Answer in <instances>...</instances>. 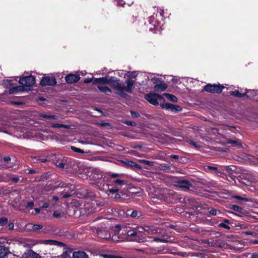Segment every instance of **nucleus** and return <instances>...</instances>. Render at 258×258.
I'll use <instances>...</instances> for the list:
<instances>
[{
	"mask_svg": "<svg viewBox=\"0 0 258 258\" xmlns=\"http://www.w3.org/2000/svg\"><path fill=\"white\" fill-rule=\"evenodd\" d=\"M93 83L97 85V88L100 92L104 93H111L112 90L107 86L108 85L114 90L115 93L125 98L127 96L126 92L130 93L132 92L134 89L135 82L131 79H127L124 84L116 77H106L96 78L94 80Z\"/></svg>",
	"mask_w": 258,
	"mask_h": 258,
	"instance_id": "1",
	"label": "nucleus"
},
{
	"mask_svg": "<svg viewBox=\"0 0 258 258\" xmlns=\"http://www.w3.org/2000/svg\"><path fill=\"white\" fill-rule=\"evenodd\" d=\"M126 234L128 240L143 242L146 240L143 226L126 227Z\"/></svg>",
	"mask_w": 258,
	"mask_h": 258,
	"instance_id": "2",
	"label": "nucleus"
},
{
	"mask_svg": "<svg viewBox=\"0 0 258 258\" xmlns=\"http://www.w3.org/2000/svg\"><path fill=\"white\" fill-rule=\"evenodd\" d=\"M125 184V181L121 179H115L112 181V183L108 185L107 191H108L109 195L110 194H115L114 197L115 199H118L120 197V195L117 194V192L122 188L123 185Z\"/></svg>",
	"mask_w": 258,
	"mask_h": 258,
	"instance_id": "3",
	"label": "nucleus"
},
{
	"mask_svg": "<svg viewBox=\"0 0 258 258\" xmlns=\"http://www.w3.org/2000/svg\"><path fill=\"white\" fill-rule=\"evenodd\" d=\"M19 83L23 87V89L25 91H28L31 90L33 86L35 84V79L32 76L22 77L20 79Z\"/></svg>",
	"mask_w": 258,
	"mask_h": 258,
	"instance_id": "4",
	"label": "nucleus"
},
{
	"mask_svg": "<svg viewBox=\"0 0 258 258\" xmlns=\"http://www.w3.org/2000/svg\"><path fill=\"white\" fill-rule=\"evenodd\" d=\"M112 231L113 233L111 235V239L114 241H119L123 240L124 237L122 235L123 232L126 233V229L124 227H121L117 225L113 228Z\"/></svg>",
	"mask_w": 258,
	"mask_h": 258,
	"instance_id": "5",
	"label": "nucleus"
},
{
	"mask_svg": "<svg viewBox=\"0 0 258 258\" xmlns=\"http://www.w3.org/2000/svg\"><path fill=\"white\" fill-rule=\"evenodd\" d=\"M224 88L221 85L208 84L205 86L204 90L208 92L219 94L222 91Z\"/></svg>",
	"mask_w": 258,
	"mask_h": 258,
	"instance_id": "6",
	"label": "nucleus"
},
{
	"mask_svg": "<svg viewBox=\"0 0 258 258\" xmlns=\"http://www.w3.org/2000/svg\"><path fill=\"white\" fill-rule=\"evenodd\" d=\"M175 185L184 191H187L190 188L192 187L191 183L185 180H178L176 182Z\"/></svg>",
	"mask_w": 258,
	"mask_h": 258,
	"instance_id": "7",
	"label": "nucleus"
},
{
	"mask_svg": "<svg viewBox=\"0 0 258 258\" xmlns=\"http://www.w3.org/2000/svg\"><path fill=\"white\" fill-rule=\"evenodd\" d=\"M145 99L151 104L156 105L158 104V99H162V97L156 93H149L145 96Z\"/></svg>",
	"mask_w": 258,
	"mask_h": 258,
	"instance_id": "8",
	"label": "nucleus"
},
{
	"mask_svg": "<svg viewBox=\"0 0 258 258\" xmlns=\"http://www.w3.org/2000/svg\"><path fill=\"white\" fill-rule=\"evenodd\" d=\"M94 228L96 231V232L100 238L106 240L111 239V234L107 229H106V227L102 228L101 229L99 228H96V227H94Z\"/></svg>",
	"mask_w": 258,
	"mask_h": 258,
	"instance_id": "9",
	"label": "nucleus"
},
{
	"mask_svg": "<svg viewBox=\"0 0 258 258\" xmlns=\"http://www.w3.org/2000/svg\"><path fill=\"white\" fill-rule=\"evenodd\" d=\"M251 91L250 90H246V92L244 93H240L238 91L235 90L234 91H231L230 92V94L231 96L234 97H237L239 98H242L244 96H246L247 98L250 99H255V97L251 95Z\"/></svg>",
	"mask_w": 258,
	"mask_h": 258,
	"instance_id": "10",
	"label": "nucleus"
},
{
	"mask_svg": "<svg viewBox=\"0 0 258 258\" xmlns=\"http://www.w3.org/2000/svg\"><path fill=\"white\" fill-rule=\"evenodd\" d=\"M56 84L55 78L53 77H45L42 78L40 84L43 86H53Z\"/></svg>",
	"mask_w": 258,
	"mask_h": 258,
	"instance_id": "11",
	"label": "nucleus"
},
{
	"mask_svg": "<svg viewBox=\"0 0 258 258\" xmlns=\"http://www.w3.org/2000/svg\"><path fill=\"white\" fill-rule=\"evenodd\" d=\"M160 106L163 109L170 110V111L175 112L180 111L182 110L181 108L179 105H174L169 103L162 104Z\"/></svg>",
	"mask_w": 258,
	"mask_h": 258,
	"instance_id": "12",
	"label": "nucleus"
},
{
	"mask_svg": "<svg viewBox=\"0 0 258 258\" xmlns=\"http://www.w3.org/2000/svg\"><path fill=\"white\" fill-rule=\"evenodd\" d=\"M80 77L79 75L69 74L65 77V80L68 83H76L79 81Z\"/></svg>",
	"mask_w": 258,
	"mask_h": 258,
	"instance_id": "13",
	"label": "nucleus"
},
{
	"mask_svg": "<svg viewBox=\"0 0 258 258\" xmlns=\"http://www.w3.org/2000/svg\"><path fill=\"white\" fill-rule=\"evenodd\" d=\"M145 236L148 234H154L158 233V229L154 226H145L143 227Z\"/></svg>",
	"mask_w": 258,
	"mask_h": 258,
	"instance_id": "14",
	"label": "nucleus"
},
{
	"mask_svg": "<svg viewBox=\"0 0 258 258\" xmlns=\"http://www.w3.org/2000/svg\"><path fill=\"white\" fill-rule=\"evenodd\" d=\"M22 258H41V256L34 251L29 250L24 253Z\"/></svg>",
	"mask_w": 258,
	"mask_h": 258,
	"instance_id": "15",
	"label": "nucleus"
},
{
	"mask_svg": "<svg viewBox=\"0 0 258 258\" xmlns=\"http://www.w3.org/2000/svg\"><path fill=\"white\" fill-rule=\"evenodd\" d=\"M73 252V249L70 248H65L63 253L56 256V258H70L72 253Z\"/></svg>",
	"mask_w": 258,
	"mask_h": 258,
	"instance_id": "16",
	"label": "nucleus"
},
{
	"mask_svg": "<svg viewBox=\"0 0 258 258\" xmlns=\"http://www.w3.org/2000/svg\"><path fill=\"white\" fill-rule=\"evenodd\" d=\"M73 258H89L88 255L83 251L73 252Z\"/></svg>",
	"mask_w": 258,
	"mask_h": 258,
	"instance_id": "17",
	"label": "nucleus"
},
{
	"mask_svg": "<svg viewBox=\"0 0 258 258\" xmlns=\"http://www.w3.org/2000/svg\"><path fill=\"white\" fill-rule=\"evenodd\" d=\"M167 86L165 83L157 84L154 86V90L156 92H163L166 90Z\"/></svg>",
	"mask_w": 258,
	"mask_h": 258,
	"instance_id": "18",
	"label": "nucleus"
},
{
	"mask_svg": "<svg viewBox=\"0 0 258 258\" xmlns=\"http://www.w3.org/2000/svg\"><path fill=\"white\" fill-rule=\"evenodd\" d=\"M43 243L46 244L54 245L60 247L64 245L62 242L54 240H46L44 241Z\"/></svg>",
	"mask_w": 258,
	"mask_h": 258,
	"instance_id": "19",
	"label": "nucleus"
},
{
	"mask_svg": "<svg viewBox=\"0 0 258 258\" xmlns=\"http://www.w3.org/2000/svg\"><path fill=\"white\" fill-rule=\"evenodd\" d=\"M24 91H25L23 89V87H22L21 85L13 87V88L10 89L9 90V92L11 94H16L19 92H24Z\"/></svg>",
	"mask_w": 258,
	"mask_h": 258,
	"instance_id": "20",
	"label": "nucleus"
},
{
	"mask_svg": "<svg viewBox=\"0 0 258 258\" xmlns=\"http://www.w3.org/2000/svg\"><path fill=\"white\" fill-rule=\"evenodd\" d=\"M214 246L221 248H227L229 247V245L225 241H221L220 240L216 241Z\"/></svg>",
	"mask_w": 258,
	"mask_h": 258,
	"instance_id": "21",
	"label": "nucleus"
},
{
	"mask_svg": "<svg viewBox=\"0 0 258 258\" xmlns=\"http://www.w3.org/2000/svg\"><path fill=\"white\" fill-rule=\"evenodd\" d=\"M163 96L166 97L167 99H168L169 100H170L171 102H177L178 101L177 98L172 94H168V93H164L163 94Z\"/></svg>",
	"mask_w": 258,
	"mask_h": 258,
	"instance_id": "22",
	"label": "nucleus"
},
{
	"mask_svg": "<svg viewBox=\"0 0 258 258\" xmlns=\"http://www.w3.org/2000/svg\"><path fill=\"white\" fill-rule=\"evenodd\" d=\"M8 249L3 246H0V258H4L7 254Z\"/></svg>",
	"mask_w": 258,
	"mask_h": 258,
	"instance_id": "23",
	"label": "nucleus"
},
{
	"mask_svg": "<svg viewBox=\"0 0 258 258\" xmlns=\"http://www.w3.org/2000/svg\"><path fill=\"white\" fill-rule=\"evenodd\" d=\"M51 126L52 127H64L65 128L69 129L70 128V125H65L60 123H52Z\"/></svg>",
	"mask_w": 258,
	"mask_h": 258,
	"instance_id": "24",
	"label": "nucleus"
},
{
	"mask_svg": "<svg viewBox=\"0 0 258 258\" xmlns=\"http://www.w3.org/2000/svg\"><path fill=\"white\" fill-rule=\"evenodd\" d=\"M148 78L150 79L154 83H157L159 82V79L156 78L155 75L152 74H149L148 76Z\"/></svg>",
	"mask_w": 258,
	"mask_h": 258,
	"instance_id": "25",
	"label": "nucleus"
},
{
	"mask_svg": "<svg viewBox=\"0 0 258 258\" xmlns=\"http://www.w3.org/2000/svg\"><path fill=\"white\" fill-rule=\"evenodd\" d=\"M125 75L127 77L130 78H135L137 76V72H127Z\"/></svg>",
	"mask_w": 258,
	"mask_h": 258,
	"instance_id": "26",
	"label": "nucleus"
},
{
	"mask_svg": "<svg viewBox=\"0 0 258 258\" xmlns=\"http://www.w3.org/2000/svg\"><path fill=\"white\" fill-rule=\"evenodd\" d=\"M188 143L189 144L192 145L193 147H194L196 148H200L201 147V145L199 143L194 142L191 140L189 141Z\"/></svg>",
	"mask_w": 258,
	"mask_h": 258,
	"instance_id": "27",
	"label": "nucleus"
},
{
	"mask_svg": "<svg viewBox=\"0 0 258 258\" xmlns=\"http://www.w3.org/2000/svg\"><path fill=\"white\" fill-rule=\"evenodd\" d=\"M141 162L145 165L152 166L154 165V163L153 161L145 160H141Z\"/></svg>",
	"mask_w": 258,
	"mask_h": 258,
	"instance_id": "28",
	"label": "nucleus"
},
{
	"mask_svg": "<svg viewBox=\"0 0 258 258\" xmlns=\"http://www.w3.org/2000/svg\"><path fill=\"white\" fill-rule=\"evenodd\" d=\"M231 209H233L234 211L238 212H241L242 211V208L237 205H233L231 207Z\"/></svg>",
	"mask_w": 258,
	"mask_h": 258,
	"instance_id": "29",
	"label": "nucleus"
},
{
	"mask_svg": "<svg viewBox=\"0 0 258 258\" xmlns=\"http://www.w3.org/2000/svg\"><path fill=\"white\" fill-rule=\"evenodd\" d=\"M8 219L5 217H3L0 219V226H3L8 223Z\"/></svg>",
	"mask_w": 258,
	"mask_h": 258,
	"instance_id": "30",
	"label": "nucleus"
},
{
	"mask_svg": "<svg viewBox=\"0 0 258 258\" xmlns=\"http://www.w3.org/2000/svg\"><path fill=\"white\" fill-rule=\"evenodd\" d=\"M228 143L232 144L233 146H240L241 143L238 141H233V140H229Z\"/></svg>",
	"mask_w": 258,
	"mask_h": 258,
	"instance_id": "31",
	"label": "nucleus"
},
{
	"mask_svg": "<svg viewBox=\"0 0 258 258\" xmlns=\"http://www.w3.org/2000/svg\"><path fill=\"white\" fill-rule=\"evenodd\" d=\"M71 149H72V150L73 151H74L75 152L80 153H84V151L83 150H82V149L77 148L74 146H72Z\"/></svg>",
	"mask_w": 258,
	"mask_h": 258,
	"instance_id": "32",
	"label": "nucleus"
},
{
	"mask_svg": "<svg viewBox=\"0 0 258 258\" xmlns=\"http://www.w3.org/2000/svg\"><path fill=\"white\" fill-rule=\"evenodd\" d=\"M9 127V126L7 125H5V126H0V132L8 133Z\"/></svg>",
	"mask_w": 258,
	"mask_h": 258,
	"instance_id": "33",
	"label": "nucleus"
},
{
	"mask_svg": "<svg viewBox=\"0 0 258 258\" xmlns=\"http://www.w3.org/2000/svg\"><path fill=\"white\" fill-rule=\"evenodd\" d=\"M42 117L46 118H50V119H56L57 116L53 115H47V114H43L41 115Z\"/></svg>",
	"mask_w": 258,
	"mask_h": 258,
	"instance_id": "34",
	"label": "nucleus"
},
{
	"mask_svg": "<svg viewBox=\"0 0 258 258\" xmlns=\"http://www.w3.org/2000/svg\"><path fill=\"white\" fill-rule=\"evenodd\" d=\"M42 228V225L40 224H34L33 225V230H37L40 229Z\"/></svg>",
	"mask_w": 258,
	"mask_h": 258,
	"instance_id": "35",
	"label": "nucleus"
},
{
	"mask_svg": "<svg viewBox=\"0 0 258 258\" xmlns=\"http://www.w3.org/2000/svg\"><path fill=\"white\" fill-rule=\"evenodd\" d=\"M12 80H7L4 81V84L5 85L7 86V87L10 86L12 85Z\"/></svg>",
	"mask_w": 258,
	"mask_h": 258,
	"instance_id": "36",
	"label": "nucleus"
},
{
	"mask_svg": "<svg viewBox=\"0 0 258 258\" xmlns=\"http://www.w3.org/2000/svg\"><path fill=\"white\" fill-rule=\"evenodd\" d=\"M207 169H209L210 170H212V171H213V172L214 173H215L216 174H218V172H217V168L216 167H213V166H208L207 167Z\"/></svg>",
	"mask_w": 258,
	"mask_h": 258,
	"instance_id": "37",
	"label": "nucleus"
},
{
	"mask_svg": "<svg viewBox=\"0 0 258 258\" xmlns=\"http://www.w3.org/2000/svg\"><path fill=\"white\" fill-rule=\"evenodd\" d=\"M131 113L132 116L134 117H138L140 116V114L137 112L131 111Z\"/></svg>",
	"mask_w": 258,
	"mask_h": 258,
	"instance_id": "38",
	"label": "nucleus"
},
{
	"mask_svg": "<svg viewBox=\"0 0 258 258\" xmlns=\"http://www.w3.org/2000/svg\"><path fill=\"white\" fill-rule=\"evenodd\" d=\"M53 216L56 218H59L60 217V213L58 211H55L53 212Z\"/></svg>",
	"mask_w": 258,
	"mask_h": 258,
	"instance_id": "39",
	"label": "nucleus"
},
{
	"mask_svg": "<svg viewBox=\"0 0 258 258\" xmlns=\"http://www.w3.org/2000/svg\"><path fill=\"white\" fill-rule=\"evenodd\" d=\"M233 198L236 199H237V200H242L244 201H247V199L246 198H242L240 196H234Z\"/></svg>",
	"mask_w": 258,
	"mask_h": 258,
	"instance_id": "40",
	"label": "nucleus"
},
{
	"mask_svg": "<svg viewBox=\"0 0 258 258\" xmlns=\"http://www.w3.org/2000/svg\"><path fill=\"white\" fill-rule=\"evenodd\" d=\"M131 216L133 218H135L138 216V211H133L131 214Z\"/></svg>",
	"mask_w": 258,
	"mask_h": 258,
	"instance_id": "41",
	"label": "nucleus"
},
{
	"mask_svg": "<svg viewBox=\"0 0 258 258\" xmlns=\"http://www.w3.org/2000/svg\"><path fill=\"white\" fill-rule=\"evenodd\" d=\"M129 165L132 166H135L136 167H137V168H140V166L139 165L135 163V162H132V161H130L129 162Z\"/></svg>",
	"mask_w": 258,
	"mask_h": 258,
	"instance_id": "42",
	"label": "nucleus"
},
{
	"mask_svg": "<svg viewBox=\"0 0 258 258\" xmlns=\"http://www.w3.org/2000/svg\"><path fill=\"white\" fill-rule=\"evenodd\" d=\"M34 202L33 201H31V202H28L27 204V207H30V208H32L34 206Z\"/></svg>",
	"mask_w": 258,
	"mask_h": 258,
	"instance_id": "43",
	"label": "nucleus"
},
{
	"mask_svg": "<svg viewBox=\"0 0 258 258\" xmlns=\"http://www.w3.org/2000/svg\"><path fill=\"white\" fill-rule=\"evenodd\" d=\"M209 212L212 215H217V211L215 209H211Z\"/></svg>",
	"mask_w": 258,
	"mask_h": 258,
	"instance_id": "44",
	"label": "nucleus"
},
{
	"mask_svg": "<svg viewBox=\"0 0 258 258\" xmlns=\"http://www.w3.org/2000/svg\"><path fill=\"white\" fill-rule=\"evenodd\" d=\"M14 224L13 223H9L8 225V229H13L14 228Z\"/></svg>",
	"mask_w": 258,
	"mask_h": 258,
	"instance_id": "45",
	"label": "nucleus"
},
{
	"mask_svg": "<svg viewBox=\"0 0 258 258\" xmlns=\"http://www.w3.org/2000/svg\"><path fill=\"white\" fill-rule=\"evenodd\" d=\"M5 177L3 174H0V182L5 181Z\"/></svg>",
	"mask_w": 258,
	"mask_h": 258,
	"instance_id": "46",
	"label": "nucleus"
},
{
	"mask_svg": "<svg viewBox=\"0 0 258 258\" xmlns=\"http://www.w3.org/2000/svg\"><path fill=\"white\" fill-rule=\"evenodd\" d=\"M220 225L221 227H224V228H226L227 229H229L230 228V227L228 225H226L225 224H223V223L220 224Z\"/></svg>",
	"mask_w": 258,
	"mask_h": 258,
	"instance_id": "47",
	"label": "nucleus"
},
{
	"mask_svg": "<svg viewBox=\"0 0 258 258\" xmlns=\"http://www.w3.org/2000/svg\"><path fill=\"white\" fill-rule=\"evenodd\" d=\"M4 161H5L6 162H8L9 161H10L11 160V158L9 156H7V157H5L4 158Z\"/></svg>",
	"mask_w": 258,
	"mask_h": 258,
	"instance_id": "48",
	"label": "nucleus"
},
{
	"mask_svg": "<svg viewBox=\"0 0 258 258\" xmlns=\"http://www.w3.org/2000/svg\"><path fill=\"white\" fill-rule=\"evenodd\" d=\"M161 238H158V237H154L153 239V241H156V242H161Z\"/></svg>",
	"mask_w": 258,
	"mask_h": 258,
	"instance_id": "49",
	"label": "nucleus"
},
{
	"mask_svg": "<svg viewBox=\"0 0 258 258\" xmlns=\"http://www.w3.org/2000/svg\"><path fill=\"white\" fill-rule=\"evenodd\" d=\"M12 181H14V182L15 183H17L19 181V177H14L12 179Z\"/></svg>",
	"mask_w": 258,
	"mask_h": 258,
	"instance_id": "50",
	"label": "nucleus"
},
{
	"mask_svg": "<svg viewBox=\"0 0 258 258\" xmlns=\"http://www.w3.org/2000/svg\"><path fill=\"white\" fill-rule=\"evenodd\" d=\"M250 258H258V253H255L252 254Z\"/></svg>",
	"mask_w": 258,
	"mask_h": 258,
	"instance_id": "51",
	"label": "nucleus"
},
{
	"mask_svg": "<svg viewBox=\"0 0 258 258\" xmlns=\"http://www.w3.org/2000/svg\"><path fill=\"white\" fill-rule=\"evenodd\" d=\"M169 241L166 238H161V242L168 243Z\"/></svg>",
	"mask_w": 258,
	"mask_h": 258,
	"instance_id": "52",
	"label": "nucleus"
},
{
	"mask_svg": "<svg viewBox=\"0 0 258 258\" xmlns=\"http://www.w3.org/2000/svg\"><path fill=\"white\" fill-rule=\"evenodd\" d=\"M48 207H49V204L47 203H45L43 205L41 208H47Z\"/></svg>",
	"mask_w": 258,
	"mask_h": 258,
	"instance_id": "53",
	"label": "nucleus"
},
{
	"mask_svg": "<svg viewBox=\"0 0 258 258\" xmlns=\"http://www.w3.org/2000/svg\"><path fill=\"white\" fill-rule=\"evenodd\" d=\"M163 169L166 171H168L170 169V167L168 166H164Z\"/></svg>",
	"mask_w": 258,
	"mask_h": 258,
	"instance_id": "54",
	"label": "nucleus"
},
{
	"mask_svg": "<svg viewBox=\"0 0 258 258\" xmlns=\"http://www.w3.org/2000/svg\"><path fill=\"white\" fill-rule=\"evenodd\" d=\"M100 124L101 126H109V124L108 123H107V122L100 123Z\"/></svg>",
	"mask_w": 258,
	"mask_h": 258,
	"instance_id": "55",
	"label": "nucleus"
},
{
	"mask_svg": "<svg viewBox=\"0 0 258 258\" xmlns=\"http://www.w3.org/2000/svg\"><path fill=\"white\" fill-rule=\"evenodd\" d=\"M251 91V95H253L254 96V94L255 95V94H257L258 95V91H255L254 90H250Z\"/></svg>",
	"mask_w": 258,
	"mask_h": 258,
	"instance_id": "56",
	"label": "nucleus"
},
{
	"mask_svg": "<svg viewBox=\"0 0 258 258\" xmlns=\"http://www.w3.org/2000/svg\"><path fill=\"white\" fill-rule=\"evenodd\" d=\"M70 196H71V195L68 194H65L62 195V197L64 198H67L70 197Z\"/></svg>",
	"mask_w": 258,
	"mask_h": 258,
	"instance_id": "57",
	"label": "nucleus"
},
{
	"mask_svg": "<svg viewBox=\"0 0 258 258\" xmlns=\"http://www.w3.org/2000/svg\"><path fill=\"white\" fill-rule=\"evenodd\" d=\"M92 79H86L85 80H84V82L86 83H91L92 81Z\"/></svg>",
	"mask_w": 258,
	"mask_h": 258,
	"instance_id": "58",
	"label": "nucleus"
},
{
	"mask_svg": "<svg viewBox=\"0 0 258 258\" xmlns=\"http://www.w3.org/2000/svg\"><path fill=\"white\" fill-rule=\"evenodd\" d=\"M171 158L174 159H178L179 158V157L178 155H173L171 156Z\"/></svg>",
	"mask_w": 258,
	"mask_h": 258,
	"instance_id": "59",
	"label": "nucleus"
},
{
	"mask_svg": "<svg viewBox=\"0 0 258 258\" xmlns=\"http://www.w3.org/2000/svg\"><path fill=\"white\" fill-rule=\"evenodd\" d=\"M154 18L152 16V17H150L149 18V22L150 24L152 23V22H153V21L154 20Z\"/></svg>",
	"mask_w": 258,
	"mask_h": 258,
	"instance_id": "60",
	"label": "nucleus"
},
{
	"mask_svg": "<svg viewBox=\"0 0 258 258\" xmlns=\"http://www.w3.org/2000/svg\"><path fill=\"white\" fill-rule=\"evenodd\" d=\"M58 166L60 168H63L64 167V164L63 163H59Z\"/></svg>",
	"mask_w": 258,
	"mask_h": 258,
	"instance_id": "61",
	"label": "nucleus"
},
{
	"mask_svg": "<svg viewBox=\"0 0 258 258\" xmlns=\"http://www.w3.org/2000/svg\"><path fill=\"white\" fill-rule=\"evenodd\" d=\"M36 172L35 170H33V169H31V170H29V173L30 174H34Z\"/></svg>",
	"mask_w": 258,
	"mask_h": 258,
	"instance_id": "62",
	"label": "nucleus"
},
{
	"mask_svg": "<svg viewBox=\"0 0 258 258\" xmlns=\"http://www.w3.org/2000/svg\"><path fill=\"white\" fill-rule=\"evenodd\" d=\"M244 233L245 234H247V235H252L253 234L252 232L251 231H246L244 232Z\"/></svg>",
	"mask_w": 258,
	"mask_h": 258,
	"instance_id": "63",
	"label": "nucleus"
},
{
	"mask_svg": "<svg viewBox=\"0 0 258 258\" xmlns=\"http://www.w3.org/2000/svg\"><path fill=\"white\" fill-rule=\"evenodd\" d=\"M52 199L53 201H57L58 200V198L56 196H53Z\"/></svg>",
	"mask_w": 258,
	"mask_h": 258,
	"instance_id": "64",
	"label": "nucleus"
}]
</instances>
